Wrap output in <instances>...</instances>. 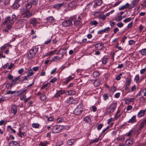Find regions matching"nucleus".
Listing matches in <instances>:
<instances>
[{
    "instance_id": "1",
    "label": "nucleus",
    "mask_w": 146,
    "mask_h": 146,
    "mask_svg": "<svg viewBox=\"0 0 146 146\" xmlns=\"http://www.w3.org/2000/svg\"><path fill=\"white\" fill-rule=\"evenodd\" d=\"M74 21V18H70L68 20L63 22H62V25L64 27L71 26L72 25V21Z\"/></svg>"
},
{
    "instance_id": "2",
    "label": "nucleus",
    "mask_w": 146,
    "mask_h": 146,
    "mask_svg": "<svg viewBox=\"0 0 146 146\" xmlns=\"http://www.w3.org/2000/svg\"><path fill=\"white\" fill-rule=\"evenodd\" d=\"M59 126L58 125H56L53 127L52 129V132L54 133H59L61 131V129H60Z\"/></svg>"
},
{
    "instance_id": "3",
    "label": "nucleus",
    "mask_w": 146,
    "mask_h": 146,
    "mask_svg": "<svg viewBox=\"0 0 146 146\" xmlns=\"http://www.w3.org/2000/svg\"><path fill=\"white\" fill-rule=\"evenodd\" d=\"M32 15V13L29 10H27L23 14V17L27 18H29L31 17Z\"/></svg>"
},
{
    "instance_id": "4",
    "label": "nucleus",
    "mask_w": 146,
    "mask_h": 146,
    "mask_svg": "<svg viewBox=\"0 0 146 146\" xmlns=\"http://www.w3.org/2000/svg\"><path fill=\"white\" fill-rule=\"evenodd\" d=\"M13 24V21L11 19V17L8 16L5 18L4 21L3 23V24Z\"/></svg>"
},
{
    "instance_id": "5",
    "label": "nucleus",
    "mask_w": 146,
    "mask_h": 146,
    "mask_svg": "<svg viewBox=\"0 0 146 146\" xmlns=\"http://www.w3.org/2000/svg\"><path fill=\"white\" fill-rule=\"evenodd\" d=\"M64 5L63 3H57L54 4L53 6V7L55 9H59L63 6Z\"/></svg>"
},
{
    "instance_id": "6",
    "label": "nucleus",
    "mask_w": 146,
    "mask_h": 146,
    "mask_svg": "<svg viewBox=\"0 0 146 146\" xmlns=\"http://www.w3.org/2000/svg\"><path fill=\"white\" fill-rule=\"evenodd\" d=\"M133 144V139H130L126 140L125 143V145L126 146H131Z\"/></svg>"
},
{
    "instance_id": "7",
    "label": "nucleus",
    "mask_w": 146,
    "mask_h": 146,
    "mask_svg": "<svg viewBox=\"0 0 146 146\" xmlns=\"http://www.w3.org/2000/svg\"><path fill=\"white\" fill-rule=\"evenodd\" d=\"M17 111V107L15 105H13L11 107V112L14 115L15 114Z\"/></svg>"
},
{
    "instance_id": "8",
    "label": "nucleus",
    "mask_w": 146,
    "mask_h": 146,
    "mask_svg": "<svg viewBox=\"0 0 146 146\" xmlns=\"http://www.w3.org/2000/svg\"><path fill=\"white\" fill-rule=\"evenodd\" d=\"M110 27H108L105 28L103 30L99 31H98V34H103L104 33H107L110 30Z\"/></svg>"
},
{
    "instance_id": "9",
    "label": "nucleus",
    "mask_w": 146,
    "mask_h": 146,
    "mask_svg": "<svg viewBox=\"0 0 146 146\" xmlns=\"http://www.w3.org/2000/svg\"><path fill=\"white\" fill-rule=\"evenodd\" d=\"M65 93V91L64 90H60L57 91L56 93L54 96L55 97H58L62 95Z\"/></svg>"
},
{
    "instance_id": "10",
    "label": "nucleus",
    "mask_w": 146,
    "mask_h": 146,
    "mask_svg": "<svg viewBox=\"0 0 146 146\" xmlns=\"http://www.w3.org/2000/svg\"><path fill=\"white\" fill-rule=\"evenodd\" d=\"M82 112V110L78 108H76L73 111L74 114L76 115H78Z\"/></svg>"
},
{
    "instance_id": "11",
    "label": "nucleus",
    "mask_w": 146,
    "mask_h": 146,
    "mask_svg": "<svg viewBox=\"0 0 146 146\" xmlns=\"http://www.w3.org/2000/svg\"><path fill=\"white\" fill-rule=\"evenodd\" d=\"M69 99V103L70 104H75L78 103V101L76 99H74L73 98H70Z\"/></svg>"
},
{
    "instance_id": "12",
    "label": "nucleus",
    "mask_w": 146,
    "mask_h": 146,
    "mask_svg": "<svg viewBox=\"0 0 146 146\" xmlns=\"http://www.w3.org/2000/svg\"><path fill=\"white\" fill-rule=\"evenodd\" d=\"M76 140V139H71L68 140L67 141V144L69 145L73 144Z\"/></svg>"
},
{
    "instance_id": "13",
    "label": "nucleus",
    "mask_w": 146,
    "mask_h": 146,
    "mask_svg": "<svg viewBox=\"0 0 146 146\" xmlns=\"http://www.w3.org/2000/svg\"><path fill=\"white\" fill-rule=\"evenodd\" d=\"M17 145L20 146L19 144L15 141H10L9 143V146H17Z\"/></svg>"
},
{
    "instance_id": "14",
    "label": "nucleus",
    "mask_w": 146,
    "mask_h": 146,
    "mask_svg": "<svg viewBox=\"0 0 146 146\" xmlns=\"http://www.w3.org/2000/svg\"><path fill=\"white\" fill-rule=\"evenodd\" d=\"M136 116H133L128 121L129 123H133L136 122Z\"/></svg>"
},
{
    "instance_id": "15",
    "label": "nucleus",
    "mask_w": 146,
    "mask_h": 146,
    "mask_svg": "<svg viewBox=\"0 0 146 146\" xmlns=\"http://www.w3.org/2000/svg\"><path fill=\"white\" fill-rule=\"evenodd\" d=\"M145 110H140L137 114V116L139 117H141L144 115L145 112Z\"/></svg>"
},
{
    "instance_id": "16",
    "label": "nucleus",
    "mask_w": 146,
    "mask_h": 146,
    "mask_svg": "<svg viewBox=\"0 0 146 146\" xmlns=\"http://www.w3.org/2000/svg\"><path fill=\"white\" fill-rule=\"evenodd\" d=\"M117 107V103H111L109 107L113 110L114 111Z\"/></svg>"
},
{
    "instance_id": "17",
    "label": "nucleus",
    "mask_w": 146,
    "mask_h": 146,
    "mask_svg": "<svg viewBox=\"0 0 146 146\" xmlns=\"http://www.w3.org/2000/svg\"><path fill=\"white\" fill-rule=\"evenodd\" d=\"M74 78L72 77L71 76H69L66 79V80L64 82V84H67L68 82L73 79Z\"/></svg>"
},
{
    "instance_id": "18",
    "label": "nucleus",
    "mask_w": 146,
    "mask_h": 146,
    "mask_svg": "<svg viewBox=\"0 0 146 146\" xmlns=\"http://www.w3.org/2000/svg\"><path fill=\"white\" fill-rule=\"evenodd\" d=\"M134 99V98H127L125 99V104H129L130 102H131L133 101V100Z\"/></svg>"
},
{
    "instance_id": "19",
    "label": "nucleus",
    "mask_w": 146,
    "mask_h": 146,
    "mask_svg": "<svg viewBox=\"0 0 146 146\" xmlns=\"http://www.w3.org/2000/svg\"><path fill=\"white\" fill-rule=\"evenodd\" d=\"M15 85V83H12V82L11 83H7V85H6V87L8 89H11L13 85Z\"/></svg>"
},
{
    "instance_id": "20",
    "label": "nucleus",
    "mask_w": 146,
    "mask_h": 146,
    "mask_svg": "<svg viewBox=\"0 0 146 146\" xmlns=\"http://www.w3.org/2000/svg\"><path fill=\"white\" fill-rule=\"evenodd\" d=\"M73 21L74 22V25L76 27L78 26L81 23V22L80 21L77 20L75 21V19L74 21Z\"/></svg>"
},
{
    "instance_id": "21",
    "label": "nucleus",
    "mask_w": 146,
    "mask_h": 146,
    "mask_svg": "<svg viewBox=\"0 0 146 146\" xmlns=\"http://www.w3.org/2000/svg\"><path fill=\"white\" fill-rule=\"evenodd\" d=\"M27 72V76L29 77V76H32L34 74V73L33 72V71L31 69H29L28 71Z\"/></svg>"
},
{
    "instance_id": "22",
    "label": "nucleus",
    "mask_w": 146,
    "mask_h": 146,
    "mask_svg": "<svg viewBox=\"0 0 146 146\" xmlns=\"http://www.w3.org/2000/svg\"><path fill=\"white\" fill-rule=\"evenodd\" d=\"M28 77H29L27 76H22L21 77L22 79L19 80V83H21L23 82V81L24 80H27Z\"/></svg>"
},
{
    "instance_id": "23",
    "label": "nucleus",
    "mask_w": 146,
    "mask_h": 146,
    "mask_svg": "<svg viewBox=\"0 0 146 146\" xmlns=\"http://www.w3.org/2000/svg\"><path fill=\"white\" fill-rule=\"evenodd\" d=\"M20 6V5L19 4L14 2V3L12 5V7L14 9H17Z\"/></svg>"
},
{
    "instance_id": "24",
    "label": "nucleus",
    "mask_w": 146,
    "mask_h": 146,
    "mask_svg": "<svg viewBox=\"0 0 146 146\" xmlns=\"http://www.w3.org/2000/svg\"><path fill=\"white\" fill-rule=\"evenodd\" d=\"M131 83V78H128L126 79V82L125 83L126 86H129Z\"/></svg>"
},
{
    "instance_id": "25",
    "label": "nucleus",
    "mask_w": 146,
    "mask_h": 146,
    "mask_svg": "<svg viewBox=\"0 0 146 146\" xmlns=\"http://www.w3.org/2000/svg\"><path fill=\"white\" fill-rule=\"evenodd\" d=\"M38 48H37L33 47L32 48L31 50L33 53V54L35 55L38 50Z\"/></svg>"
},
{
    "instance_id": "26",
    "label": "nucleus",
    "mask_w": 146,
    "mask_h": 146,
    "mask_svg": "<svg viewBox=\"0 0 146 146\" xmlns=\"http://www.w3.org/2000/svg\"><path fill=\"white\" fill-rule=\"evenodd\" d=\"M102 45L103 44L102 43H100V44L99 43H98L95 45V46L96 48L100 49L102 48Z\"/></svg>"
},
{
    "instance_id": "27",
    "label": "nucleus",
    "mask_w": 146,
    "mask_h": 146,
    "mask_svg": "<svg viewBox=\"0 0 146 146\" xmlns=\"http://www.w3.org/2000/svg\"><path fill=\"white\" fill-rule=\"evenodd\" d=\"M76 3L74 1L69 3L68 4V6L70 7H76Z\"/></svg>"
},
{
    "instance_id": "28",
    "label": "nucleus",
    "mask_w": 146,
    "mask_h": 146,
    "mask_svg": "<svg viewBox=\"0 0 146 146\" xmlns=\"http://www.w3.org/2000/svg\"><path fill=\"white\" fill-rule=\"evenodd\" d=\"M19 132L18 134L19 136L21 137H23V136H24L25 135V133L24 132H22L21 128H19Z\"/></svg>"
},
{
    "instance_id": "29",
    "label": "nucleus",
    "mask_w": 146,
    "mask_h": 146,
    "mask_svg": "<svg viewBox=\"0 0 146 146\" xmlns=\"http://www.w3.org/2000/svg\"><path fill=\"white\" fill-rule=\"evenodd\" d=\"M46 19L47 21L50 22H52L54 21L55 19L52 16H49Z\"/></svg>"
},
{
    "instance_id": "30",
    "label": "nucleus",
    "mask_w": 146,
    "mask_h": 146,
    "mask_svg": "<svg viewBox=\"0 0 146 146\" xmlns=\"http://www.w3.org/2000/svg\"><path fill=\"white\" fill-rule=\"evenodd\" d=\"M114 111V110H113L112 109H111L109 107L106 109V113L109 114H110L111 113L113 112Z\"/></svg>"
},
{
    "instance_id": "31",
    "label": "nucleus",
    "mask_w": 146,
    "mask_h": 146,
    "mask_svg": "<svg viewBox=\"0 0 146 146\" xmlns=\"http://www.w3.org/2000/svg\"><path fill=\"white\" fill-rule=\"evenodd\" d=\"M102 2L101 0H96L95 1V4L96 5L100 6L102 3Z\"/></svg>"
},
{
    "instance_id": "32",
    "label": "nucleus",
    "mask_w": 146,
    "mask_h": 146,
    "mask_svg": "<svg viewBox=\"0 0 146 146\" xmlns=\"http://www.w3.org/2000/svg\"><path fill=\"white\" fill-rule=\"evenodd\" d=\"M36 23L37 21L36 19L34 18L32 19L31 22V23L32 24L33 26H35L36 25Z\"/></svg>"
},
{
    "instance_id": "33",
    "label": "nucleus",
    "mask_w": 146,
    "mask_h": 146,
    "mask_svg": "<svg viewBox=\"0 0 146 146\" xmlns=\"http://www.w3.org/2000/svg\"><path fill=\"white\" fill-rule=\"evenodd\" d=\"M99 140V138H96L94 139H92L90 142V144H91L93 143H96L98 142Z\"/></svg>"
},
{
    "instance_id": "34",
    "label": "nucleus",
    "mask_w": 146,
    "mask_h": 146,
    "mask_svg": "<svg viewBox=\"0 0 146 146\" xmlns=\"http://www.w3.org/2000/svg\"><path fill=\"white\" fill-rule=\"evenodd\" d=\"M20 78V77L19 76L16 77L15 79H13L12 80V83H15V85L17 84V83L16 82V81H17L18 80H19Z\"/></svg>"
},
{
    "instance_id": "35",
    "label": "nucleus",
    "mask_w": 146,
    "mask_h": 146,
    "mask_svg": "<svg viewBox=\"0 0 146 146\" xmlns=\"http://www.w3.org/2000/svg\"><path fill=\"white\" fill-rule=\"evenodd\" d=\"M84 120L86 123H90L91 121L89 117L88 116H86L84 117Z\"/></svg>"
},
{
    "instance_id": "36",
    "label": "nucleus",
    "mask_w": 146,
    "mask_h": 146,
    "mask_svg": "<svg viewBox=\"0 0 146 146\" xmlns=\"http://www.w3.org/2000/svg\"><path fill=\"white\" fill-rule=\"evenodd\" d=\"M32 4L30 2L28 3L26 5V8L27 10H29L30 8L32 7Z\"/></svg>"
},
{
    "instance_id": "37",
    "label": "nucleus",
    "mask_w": 146,
    "mask_h": 146,
    "mask_svg": "<svg viewBox=\"0 0 146 146\" xmlns=\"http://www.w3.org/2000/svg\"><path fill=\"white\" fill-rule=\"evenodd\" d=\"M145 125V124L142 121L140 123V124L139 125V129L140 130H141L142 129L143 127Z\"/></svg>"
},
{
    "instance_id": "38",
    "label": "nucleus",
    "mask_w": 146,
    "mask_h": 146,
    "mask_svg": "<svg viewBox=\"0 0 146 146\" xmlns=\"http://www.w3.org/2000/svg\"><path fill=\"white\" fill-rule=\"evenodd\" d=\"M140 51L142 55H146V48L143 49Z\"/></svg>"
},
{
    "instance_id": "39",
    "label": "nucleus",
    "mask_w": 146,
    "mask_h": 146,
    "mask_svg": "<svg viewBox=\"0 0 146 146\" xmlns=\"http://www.w3.org/2000/svg\"><path fill=\"white\" fill-rule=\"evenodd\" d=\"M32 5H36L38 3V0H31L30 1Z\"/></svg>"
},
{
    "instance_id": "40",
    "label": "nucleus",
    "mask_w": 146,
    "mask_h": 146,
    "mask_svg": "<svg viewBox=\"0 0 146 146\" xmlns=\"http://www.w3.org/2000/svg\"><path fill=\"white\" fill-rule=\"evenodd\" d=\"M93 75L95 77H97L99 76V73L97 71H95L93 72Z\"/></svg>"
},
{
    "instance_id": "41",
    "label": "nucleus",
    "mask_w": 146,
    "mask_h": 146,
    "mask_svg": "<svg viewBox=\"0 0 146 146\" xmlns=\"http://www.w3.org/2000/svg\"><path fill=\"white\" fill-rule=\"evenodd\" d=\"M68 92V95H73L75 94V92L73 90H70Z\"/></svg>"
},
{
    "instance_id": "42",
    "label": "nucleus",
    "mask_w": 146,
    "mask_h": 146,
    "mask_svg": "<svg viewBox=\"0 0 146 146\" xmlns=\"http://www.w3.org/2000/svg\"><path fill=\"white\" fill-rule=\"evenodd\" d=\"M35 56V55L34 54H28L27 56V58L29 59H32L33 57Z\"/></svg>"
},
{
    "instance_id": "43",
    "label": "nucleus",
    "mask_w": 146,
    "mask_h": 146,
    "mask_svg": "<svg viewBox=\"0 0 146 146\" xmlns=\"http://www.w3.org/2000/svg\"><path fill=\"white\" fill-rule=\"evenodd\" d=\"M20 23L23 25L26 24L27 23V21L26 20L23 19L21 20L20 21Z\"/></svg>"
},
{
    "instance_id": "44",
    "label": "nucleus",
    "mask_w": 146,
    "mask_h": 146,
    "mask_svg": "<svg viewBox=\"0 0 146 146\" xmlns=\"http://www.w3.org/2000/svg\"><path fill=\"white\" fill-rule=\"evenodd\" d=\"M11 20L13 21V23H14V22L16 20V17L15 15L14 14L12 15V18H11Z\"/></svg>"
},
{
    "instance_id": "45",
    "label": "nucleus",
    "mask_w": 146,
    "mask_h": 146,
    "mask_svg": "<svg viewBox=\"0 0 146 146\" xmlns=\"http://www.w3.org/2000/svg\"><path fill=\"white\" fill-rule=\"evenodd\" d=\"M48 144V142L47 141H44V142H41L40 143L41 145L42 146H47V145Z\"/></svg>"
},
{
    "instance_id": "46",
    "label": "nucleus",
    "mask_w": 146,
    "mask_h": 146,
    "mask_svg": "<svg viewBox=\"0 0 146 146\" xmlns=\"http://www.w3.org/2000/svg\"><path fill=\"white\" fill-rule=\"evenodd\" d=\"M98 24V22L95 21H91L90 22V24L92 25H96Z\"/></svg>"
},
{
    "instance_id": "47",
    "label": "nucleus",
    "mask_w": 146,
    "mask_h": 146,
    "mask_svg": "<svg viewBox=\"0 0 146 146\" xmlns=\"http://www.w3.org/2000/svg\"><path fill=\"white\" fill-rule=\"evenodd\" d=\"M122 18V16H118L117 18H116L115 20L117 21H121Z\"/></svg>"
},
{
    "instance_id": "48",
    "label": "nucleus",
    "mask_w": 146,
    "mask_h": 146,
    "mask_svg": "<svg viewBox=\"0 0 146 146\" xmlns=\"http://www.w3.org/2000/svg\"><path fill=\"white\" fill-rule=\"evenodd\" d=\"M64 54L63 53H62L61 56L60 57L59 56H55V60L56 59L58 60H59L60 59H61L62 58H63V56Z\"/></svg>"
},
{
    "instance_id": "49",
    "label": "nucleus",
    "mask_w": 146,
    "mask_h": 146,
    "mask_svg": "<svg viewBox=\"0 0 146 146\" xmlns=\"http://www.w3.org/2000/svg\"><path fill=\"white\" fill-rule=\"evenodd\" d=\"M132 5H133V7H135V6L138 3V1L137 0H135L132 2Z\"/></svg>"
},
{
    "instance_id": "50",
    "label": "nucleus",
    "mask_w": 146,
    "mask_h": 146,
    "mask_svg": "<svg viewBox=\"0 0 146 146\" xmlns=\"http://www.w3.org/2000/svg\"><path fill=\"white\" fill-rule=\"evenodd\" d=\"M103 98L105 100H106L108 98V94H104L103 96Z\"/></svg>"
},
{
    "instance_id": "51",
    "label": "nucleus",
    "mask_w": 146,
    "mask_h": 146,
    "mask_svg": "<svg viewBox=\"0 0 146 146\" xmlns=\"http://www.w3.org/2000/svg\"><path fill=\"white\" fill-rule=\"evenodd\" d=\"M41 100H44L46 98V96L44 94H42L40 97Z\"/></svg>"
},
{
    "instance_id": "52",
    "label": "nucleus",
    "mask_w": 146,
    "mask_h": 146,
    "mask_svg": "<svg viewBox=\"0 0 146 146\" xmlns=\"http://www.w3.org/2000/svg\"><path fill=\"white\" fill-rule=\"evenodd\" d=\"M39 125L38 123H33L32 124L33 127L35 128H38L39 127Z\"/></svg>"
},
{
    "instance_id": "53",
    "label": "nucleus",
    "mask_w": 146,
    "mask_h": 146,
    "mask_svg": "<svg viewBox=\"0 0 146 146\" xmlns=\"http://www.w3.org/2000/svg\"><path fill=\"white\" fill-rule=\"evenodd\" d=\"M139 79V76L138 74L137 75L135 78L134 80L135 81L136 83H137Z\"/></svg>"
},
{
    "instance_id": "54",
    "label": "nucleus",
    "mask_w": 146,
    "mask_h": 146,
    "mask_svg": "<svg viewBox=\"0 0 146 146\" xmlns=\"http://www.w3.org/2000/svg\"><path fill=\"white\" fill-rule=\"evenodd\" d=\"M123 25V24L121 22L117 24V26L119 28H121L122 27Z\"/></svg>"
},
{
    "instance_id": "55",
    "label": "nucleus",
    "mask_w": 146,
    "mask_h": 146,
    "mask_svg": "<svg viewBox=\"0 0 146 146\" xmlns=\"http://www.w3.org/2000/svg\"><path fill=\"white\" fill-rule=\"evenodd\" d=\"M7 78L9 80H13V76L11 74H8L7 76Z\"/></svg>"
},
{
    "instance_id": "56",
    "label": "nucleus",
    "mask_w": 146,
    "mask_h": 146,
    "mask_svg": "<svg viewBox=\"0 0 146 146\" xmlns=\"http://www.w3.org/2000/svg\"><path fill=\"white\" fill-rule=\"evenodd\" d=\"M50 84V83L49 82L47 83L46 84L44 85L41 88L42 89H43L47 87L48 85Z\"/></svg>"
},
{
    "instance_id": "57",
    "label": "nucleus",
    "mask_w": 146,
    "mask_h": 146,
    "mask_svg": "<svg viewBox=\"0 0 146 146\" xmlns=\"http://www.w3.org/2000/svg\"><path fill=\"white\" fill-rule=\"evenodd\" d=\"M131 19V18H127L123 20V22L124 23H127L128 22H129L130 21Z\"/></svg>"
},
{
    "instance_id": "58",
    "label": "nucleus",
    "mask_w": 146,
    "mask_h": 146,
    "mask_svg": "<svg viewBox=\"0 0 146 146\" xmlns=\"http://www.w3.org/2000/svg\"><path fill=\"white\" fill-rule=\"evenodd\" d=\"M107 60L108 59L106 58H104L102 61V63L104 64H106Z\"/></svg>"
},
{
    "instance_id": "59",
    "label": "nucleus",
    "mask_w": 146,
    "mask_h": 146,
    "mask_svg": "<svg viewBox=\"0 0 146 146\" xmlns=\"http://www.w3.org/2000/svg\"><path fill=\"white\" fill-rule=\"evenodd\" d=\"M52 37H51V38L50 39H49L48 40L44 42V44H48L51 41V40L52 39Z\"/></svg>"
},
{
    "instance_id": "60",
    "label": "nucleus",
    "mask_w": 146,
    "mask_h": 146,
    "mask_svg": "<svg viewBox=\"0 0 146 146\" xmlns=\"http://www.w3.org/2000/svg\"><path fill=\"white\" fill-rule=\"evenodd\" d=\"M135 41L133 40H130L129 41V45H131L133 44H134Z\"/></svg>"
},
{
    "instance_id": "61",
    "label": "nucleus",
    "mask_w": 146,
    "mask_h": 146,
    "mask_svg": "<svg viewBox=\"0 0 146 146\" xmlns=\"http://www.w3.org/2000/svg\"><path fill=\"white\" fill-rule=\"evenodd\" d=\"M57 80V78L56 77L54 78L53 79L50 80V82L52 83L55 82Z\"/></svg>"
},
{
    "instance_id": "62",
    "label": "nucleus",
    "mask_w": 146,
    "mask_h": 146,
    "mask_svg": "<svg viewBox=\"0 0 146 146\" xmlns=\"http://www.w3.org/2000/svg\"><path fill=\"white\" fill-rule=\"evenodd\" d=\"M103 126V124H99L98 127H97V129L98 130H100L101 128H102V126Z\"/></svg>"
},
{
    "instance_id": "63",
    "label": "nucleus",
    "mask_w": 146,
    "mask_h": 146,
    "mask_svg": "<svg viewBox=\"0 0 146 146\" xmlns=\"http://www.w3.org/2000/svg\"><path fill=\"white\" fill-rule=\"evenodd\" d=\"M130 132H131V135L133 136L134 135L135 133V130L133 129H131L130 131Z\"/></svg>"
},
{
    "instance_id": "64",
    "label": "nucleus",
    "mask_w": 146,
    "mask_h": 146,
    "mask_svg": "<svg viewBox=\"0 0 146 146\" xmlns=\"http://www.w3.org/2000/svg\"><path fill=\"white\" fill-rule=\"evenodd\" d=\"M15 92V91H13L11 90H9L7 92L6 94H12Z\"/></svg>"
}]
</instances>
